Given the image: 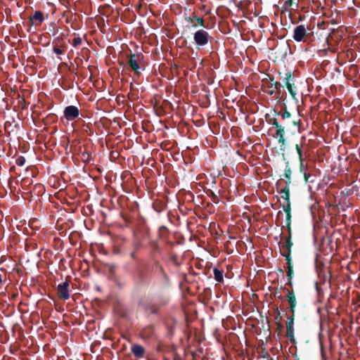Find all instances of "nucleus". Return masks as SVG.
Here are the masks:
<instances>
[{"mask_svg": "<svg viewBox=\"0 0 360 360\" xmlns=\"http://www.w3.org/2000/svg\"><path fill=\"white\" fill-rule=\"evenodd\" d=\"M274 112L275 115L281 117L283 124H281L275 117L270 118L268 120V123L276 128V131L273 136L275 139H278V142L280 143V150H284L285 148V129L288 130L292 128L295 131L300 132L301 120L297 117H292V115L288 110L286 106L278 112L274 110Z\"/></svg>", "mask_w": 360, "mask_h": 360, "instance_id": "1", "label": "nucleus"}, {"mask_svg": "<svg viewBox=\"0 0 360 360\" xmlns=\"http://www.w3.org/2000/svg\"><path fill=\"white\" fill-rule=\"evenodd\" d=\"M127 64L130 69L136 75H140L141 73L142 63L144 56L142 53H130L127 56Z\"/></svg>", "mask_w": 360, "mask_h": 360, "instance_id": "2", "label": "nucleus"}, {"mask_svg": "<svg viewBox=\"0 0 360 360\" xmlns=\"http://www.w3.org/2000/svg\"><path fill=\"white\" fill-rule=\"evenodd\" d=\"M312 37V34L307 32L304 25H300L294 28L293 39L297 42H307Z\"/></svg>", "mask_w": 360, "mask_h": 360, "instance_id": "3", "label": "nucleus"}, {"mask_svg": "<svg viewBox=\"0 0 360 360\" xmlns=\"http://www.w3.org/2000/svg\"><path fill=\"white\" fill-rule=\"evenodd\" d=\"M210 39L212 37L203 29L198 30L193 34V39L198 48L207 45Z\"/></svg>", "mask_w": 360, "mask_h": 360, "instance_id": "4", "label": "nucleus"}, {"mask_svg": "<svg viewBox=\"0 0 360 360\" xmlns=\"http://www.w3.org/2000/svg\"><path fill=\"white\" fill-rule=\"evenodd\" d=\"M285 243L283 244L281 248L283 250L281 251V255L285 258L286 262L292 261V248L293 246V243L292 239L290 237H285Z\"/></svg>", "mask_w": 360, "mask_h": 360, "instance_id": "5", "label": "nucleus"}, {"mask_svg": "<svg viewBox=\"0 0 360 360\" xmlns=\"http://www.w3.org/2000/svg\"><path fill=\"white\" fill-rule=\"evenodd\" d=\"M79 110L75 105H68L65 108L63 111V117L68 121H73L79 116Z\"/></svg>", "mask_w": 360, "mask_h": 360, "instance_id": "6", "label": "nucleus"}, {"mask_svg": "<svg viewBox=\"0 0 360 360\" xmlns=\"http://www.w3.org/2000/svg\"><path fill=\"white\" fill-rule=\"evenodd\" d=\"M294 75L291 72H288L285 74V77H284L285 85L287 87L290 94L291 95L293 99H296V87L295 86V83L293 82Z\"/></svg>", "mask_w": 360, "mask_h": 360, "instance_id": "7", "label": "nucleus"}, {"mask_svg": "<svg viewBox=\"0 0 360 360\" xmlns=\"http://www.w3.org/2000/svg\"><path fill=\"white\" fill-rule=\"evenodd\" d=\"M70 281L66 280L57 287L58 296L60 299L67 300L70 298Z\"/></svg>", "mask_w": 360, "mask_h": 360, "instance_id": "8", "label": "nucleus"}, {"mask_svg": "<svg viewBox=\"0 0 360 360\" xmlns=\"http://www.w3.org/2000/svg\"><path fill=\"white\" fill-rule=\"evenodd\" d=\"M287 316L286 321V337L289 339L291 342H295V335H294V320H295V314H292V316Z\"/></svg>", "mask_w": 360, "mask_h": 360, "instance_id": "9", "label": "nucleus"}, {"mask_svg": "<svg viewBox=\"0 0 360 360\" xmlns=\"http://www.w3.org/2000/svg\"><path fill=\"white\" fill-rule=\"evenodd\" d=\"M45 20L44 14L41 11H36L29 18V22L32 26H40Z\"/></svg>", "mask_w": 360, "mask_h": 360, "instance_id": "10", "label": "nucleus"}, {"mask_svg": "<svg viewBox=\"0 0 360 360\" xmlns=\"http://www.w3.org/2000/svg\"><path fill=\"white\" fill-rule=\"evenodd\" d=\"M134 281L136 287L137 288L144 284L146 285H148L147 275L143 270L137 271L136 275L134 276Z\"/></svg>", "mask_w": 360, "mask_h": 360, "instance_id": "11", "label": "nucleus"}, {"mask_svg": "<svg viewBox=\"0 0 360 360\" xmlns=\"http://www.w3.org/2000/svg\"><path fill=\"white\" fill-rule=\"evenodd\" d=\"M285 290L288 292L287 295V300L290 304L288 309L292 313V314H295V308L297 306V301L295 292L293 290L290 291L288 289L285 288Z\"/></svg>", "mask_w": 360, "mask_h": 360, "instance_id": "12", "label": "nucleus"}, {"mask_svg": "<svg viewBox=\"0 0 360 360\" xmlns=\"http://www.w3.org/2000/svg\"><path fill=\"white\" fill-rule=\"evenodd\" d=\"M131 351L134 356L137 359H142L145 356L146 350L144 347L140 345H133Z\"/></svg>", "mask_w": 360, "mask_h": 360, "instance_id": "13", "label": "nucleus"}, {"mask_svg": "<svg viewBox=\"0 0 360 360\" xmlns=\"http://www.w3.org/2000/svg\"><path fill=\"white\" fill-rule=\"evenodd\" d=\"M291 175H292V170L290 167L289 161H286L285 162V167L284 169V174L283 176L285 177V183L286 184L285 186L290 187V185L291 184Z\"/></svg>", "mask_w": 360, "mask_h": 360, "instance_id": "14", "label": "nucleus"}, {"mask_svg": "<svg viewBox=\"0 0 360 360\" xmlns=\"http://www.w3.org/2000/svg\"><path fill=\"white\" fill-rule=\"evenodd\" d=\"M286 264H287V271H286L287 278L288 280L287 285L292 286V282L291 280L292 279L293 276H294L292 262V261L286 262Z\"/></svg>", "mask_w": 360, "mask_h": 360, "instance_id": "15", "label": "nucleus"}, {"mask_svg": "<svg viewBox=\"0 0 360 360\" xmlns=\"http://www.w3.org/2000/svg\"><path fill=\"white\" fill-rule=\"evenodd\" d=\"M154 334V329L152 326H148L143 328L141 332V335L143 338L148 339Z\"/></svg>", "mask_w": 360, "mask_h": 360, "instance_id": "16", "label": "nucleus"}, {"mask_svg": "<svg viewBox=\"0 0 360 360\" xmlns=\"http://www.w3.org/2000/svg\"><path fill=\"white\" fill-rule=\"evenodd\" d=\"M281 198L286 202L285 205H291L290 200V187L285 186L280 191Z\"/></svg>", "mask_w": 360, "mask_h": 360, "instance_id": "17", "label": "nucleus"}, {"mask_svg": "<svg viewBox=\"0 0 360 360\" xmlns=\"http://www.w3.org/2000/svg\"><path fill=\"white\" fill-rule=\"evenodd\" d=\"M169 297L167 295H161L157 297L155 303L157 305H158V307H161L162 306L167 304L169 303Z\"/></svg>", "mask_w": 360, "mask_h": 360, "instance_id": "18", "label": "nucleus"}, {"mask_svg": "<svg viewBox=\"0 0 360 360\" xmlns=\"http://www.w3.org/2000/svg\"><path fill=\"white\" fill-rule=\"evenodd\" d=\"M302 142L300 144L295 145V149L298 155V159L300 162L304 161L305 158L304 157L303 151H302V143L305 141V137H302Z\"/></svg>", "mask_w": 360, "mask_h": 360, "instance_id": "19", "label": "nucleus"}, {"mask_svg": "<svg viewBox=\"0 0 360 360\" xmlns=\"http://www.w3.org/2000/svg\"><path fill=\"white\" fill-rule=\"evenodd\" d=\"M283 211L285 212V224L291 223V205H281Z\"/></svg>", "mask_w": 360, "mask_h": 360, "instance_id": "20", "label": "nucleus"}, {"mask_svg": "<svg viewBox=\"0 0 360 360\" xmlns=\"http://www.w3.org/2000/svg\"><path fill=\"white\" fill-rule=\"evenodd\" d=\"M214 273V278L216 281L218 283H223L224 282V271L220 270L217 268H214L213 270Z\"/></svg>", "mask_w": 360, "mask_h": 360, "instance_id": "21", "label": "nucleus"}, {"mask_svg": "<svg viewBox=\"0 0 360 360\" xmlns=\"http://www.w3.org/2000/svg\"><path fill=\"white\" fill-rule=\"evenodd\" d=\"M56 120L57 116L55 114H49L44 120L45 124L53 123L56 122Z\"/></svg>", "mask_w": 360, "mask_h": 360, "instance_id": "22", "label": "nucleus"}, {"mask_svg": "<svg viewBox=\"0 0 360 360\" xmlns=\"http://www.w3.org/2000/svg\"><path fill=\"white\" fill-rule=\"evenodd\" d=\"M141 247H142L141 241L139 238H135L132 243L133 250L138 251Z\"/></svg>", "mask_w": 360, "mask_h": 360, "instance_id": "23", "label": "nucleus"}, {"mask_svg": "<svg viewBox=\"0 0 360 360\" xmlns=\"http://www.w3.org/2000/svg\"><path fill=\"white\" fill-rule=\"evenodd\" d=\"M194 21H196L200 27H205V20L202 18L198 17L193 13Z\"/></svg>", "mask_w": 360, "mask_h": 360, "instance_id": "24", "label": "nucleus"}, {"mask_svg": "<svg viewBox=\"0 0 360 360\" xmlns=\"http://www.w3.org/2000/svg\"><path fill=\"white\" fill-rule=\"evenodd\" d=\"M15 163L18 166H23L25 163V158L23 156H19L15 160Z\"/></svg>", "mask_w": 360, "mask_h": 360, "instance_id": "25", "label": "nucleus"}, {"mask_svg": "<svg viewBox=\"0 0 360 360\" xmlns=\"http://www.w3.org/2000/svg\"><path fill=\"white\" fill-rule=\"evenodd\" d=\"M274 314L276 315L275 316V320L276 321H282V316H281V311L280 310L278 309V307H276L275 309H274Z\"/></svg>", "mask_w": 360, "mask_h": 360, "instance_id": "26", "label": "nucleus"}, {"mask_svg": "<svg viewBox=\"0 0 360 360\" xmlns=\"http://www.w3.org/2000/svg\"><path fill=\"white\" fill-rule=\"evenodd\" d=\"M159 308H160V307H158V305H157L155 303L154 304H153L152 306H150L149 308H148V310L150 311V312L153 314H155L158 312V309Z\"/></svg>", "mask_w": 360, "mask_h": 360, "instance_id": "27", "label": "nucleus"}, {"mask_svg": "<svg viewBox=\"0 0 360 360\" xmlns=\"http://www.w3.org/2000/svg\"><path fill=\"white\" fill-rule=\"evenodd\" d=\"M82 42V39L81 37H76L73 39V41H72V46H75V47H77L78 46H79Z\"/></svg>", "mask_w": 360, "mask_h": 360, "instance_id": "28", "label": "nucleus"}, {"mask_svg": "<svg viewBox=\"0 0 360 360\" xmlns=\"http://www.w3.org/2000/svg\"><path fill=\"white\" fill-rule=\"evenodd\" d=\"M271 80L272 82V83L271 84V86H274L275 89L279 91L282 85L278 82H274V79H272Z\"/></svg>", "mask_w": 360, "mask_h": 360, "instance_id": "29", "label": "nucleus"}, {"mask_svg": "<svg viewBox=\"0 0 360 360\" xmlns=\"http://www.w3.org/2000/svg\"><path fill=\"white\" fill-rule=\"evenodd\" d=\"M53 52L57 55H62L64 53V51L60 49L57 46H54L53 49Z\"/></svg>", "mask_w": 360, "mask_h": 360, "instance_id": "30", "label": "nucleus"}, {"mask_svg": "<svg viewBox=\"0 0 360 360\" xmlns=\"http://www.w3.org/2000/svg\"><path fill=\"white\" fill-rule=\"evenodd\" d=\"M162 280L166 285L169 284V278L167 273H164L162 275Z\"/></svg>", "mask_w": 360, "mask_h": 360, "instance_id": "31", "label": "nucleus"}, {"mask_svg": "<svg viewBox=\"0 0 360 360\" xmlns=\"http://www.w3.org/2000/svg\"><path fill=\"white\" fill-rule=\"evenodd\" d=\"M286 228L288 230V236L286 237H290L292 239V229H291V223L285 224Z\"/></svg>", "mask_w": 360, "mask_h": 360, "instance_id": "32", "label": "nucleus"}, {"mask_svg": "<svg viewBox=\"0 0 360 360\" xmlns=\"http://www.w3.org/2000/svg\"><path fill=\"white\" fill-rule=\"evenodd\" d=\"M159 232L161 235H164L165 233H168V229L166 226H162L159 228Z\"/></svg>", "mask_w": 360, "mask_h": 360, "instance_id": "33", "label": "nucleus"}, {"mask_svg": "<svg viewBox=\"0 0 360 360\" xmlns=\"http://www.w3.org/2000/svg\"><path fill=\"white\" fill-rule=\"evenodd\" d=\"M300 171L301 173L306 172L304 169V161L300 162Z\"/></svg>", "mask_w": 360, "mask_h": 360, "instance_id": "34", "label": "nucleus"}, {"mask_svg": "<svg viewBox=\"0 0 360 360\" xmlns=\"http://www.w3.org/2000/svg\"><path fill=\"white\" fill-rule=\"evenodd\" d=\"M122 217L126 223H129L131 221L129 217H128L124 214H122Z\"/></svg>", "mask_w": 360, "mask_h": 360, "instance_id": "35", "label": "nucleus"}, {"mask_svg": "<svg viewBox=\"0 0 360 360\" xmlns=\"http://www.w3.org/2000/svg\"><path fill=\"white\" fill-rule=\"evenodd\" d=\"M292 5V0H286L284 3L285 7H290Z\"/></svg>", "mask_w": 360, "mask_h": 360, "instance_id": "36", "label": "nucleus"}, {"mask_svg": "<svg viewBox=\"0 0 360 360\" xmlns=\"http://www.w3.org/2000/svg\"><path fill=\"white\" fill-rule=\"evenodd\" d=\"M186 20L187 22L193 24V22H194L193 13H192V15L186 18Z\"/></svg>", "mask_w": 360, "mask_h": 360, "instance_id": "37", "label": "nucleus"}, {"mask_svg": "<svg viewBox=\"0 0 360 360\" xmlns=\"http://www.w3.org/2000/svg\"><path fill=\"white\" fill-rule=\"evenodd\" d=\"M276 326H277V330H278V331H281V330L283 329V324L281 323V321H277V323H276Z\"/></svg>", "mask_w": 360, "mask_h": 360, "instance_id": "38", "label": "nucleus"}, {"mask_svg": "<svg viewBox=\"0 0 360 360\" xmlns=\"http://www.w3.org/2000/svg\"><path fill=\"white\" fill-rule=\"evenodd\" d=\"M303 174H304V181H305V183H307L308 181H309V178L310 176V174H307V172H304Z\"/></svg>", "mask_w": 360, "mask_h": 360, "instance_id": "39", "label": "nucleus"}, {"mask_svg": "<svg viewBox=\"0 0 360 360\" xmlns=\"http://www.w3.org/2000/svg\"><path fill=\"white\" fill-rule=\"evenodd\" d=\"M153 250L154 252L159 251V247L156 243H153Z\"/></svg>", "mask_w": 360, "mask_h": 360, "instance_id": "40", "label": "nucleus"}, {"mask_svg": "<svg viewBox=\"0 0 360 360\" xmlns=\"http://www.w3.org/2000/svg\"><path fill=\"white\" fill-rule=\"evenodd\" d=\"M136 250H133L131 253H130V257L131 259H135L136 257Z\"/></svg>", "mask_w": 360, "mask_h": 360, "instance_id": "41", "label": "nucleus"}, {"mask_svg": "<svg viewBox=\"0 0 360 360\" xmlns=\"http://www.w3.org/2000/svg\"><path fill=\"white\" fill-rule=\"evenodd\" d=\"M171 259L176 264H177V261H178V257L176 255H172L171 256Z\"/></svg>", "mask_w": 360, "mask_h": 360, "instance_id": "42", "label": "nucleus"}, {"mask_svg": "<svg viewBox=\"0 0 360 360\" xmlns=\"http://www.w3.org/2000/svg\"><path fill=\"white\" fill-rule=\"evenodd\" d=\"M34 188L41 191L43 190V186L41 184H39L35 185Z\"/></svg>", "mask_w": 360, "mask_h": 360, "instance_id": "43", "label": "nucleus"}, {"mask_svg": "<svg viewBox=\"0 0 360 360\" xmlns=\"http://www.w3.org/2000/svg\"><path fill=\"white\" fill-rule=\"evenodd\" d=\"M159 269H160V272L161 275L164 273H166L165 270L164 269V268L162 266H160Z\"/></svg>", "mask_w": 360, "mask_h": 360, "instance_id": "44", "label": "nucleus"}, {"mask_svg": "<svg viewBox=\"0 0 360 360\" xmlns=\"http://www.w3.org/2000/svg\"><path fill=\"white\" fill-rule=\"evenodd\" d=\"M19 103L25 104V99L23 98H21L20 101H19Z\"/></svg>", "mask_w": 360, "mask_h": 360, "instance_id": "45", "label": "nucleus"}, {"mask_svg": "<svg viewBox=\"0 0 360 360\" xmlns=\"http://www.w3.org/2000/svg\"><path fill=\"white\" fill-rule=\"evenodd\" d=\"M278 298L281 300H283L284 297L281 295H278Z\"/></svg>", "mask_w": 360, "mask_h": 360, "instance_id": "46", "label": "nucleus"}, {"mask_svg": "<svg viewBox=\"0 0 360 360\" xmlns=\"http://www.w3.org/2000/svg\"><path fill=\"white\" fill-rule=\"evenodd\" d=\"M192 27H193V29H196V28L198 27V25H197L196 24H193V25H192Z\"/></svg>", "mask_w": 360, "mask_h": 360, "instance_id": "47", "label": "nucleus"}, {"mask_svg": "<svg viewBox=\"0 0 360 360\" xmlns=\"http://www.w3.org/2000/svg\"><path fill=\"white\" fill-rule=\"evenodd\" d=\"M119 64H120V65L123 66V67L125 65V63L124 62H120Z\"/></svg>", "mask_w": 360, "mask_h": 360, "instance_id": "48", "label": "nucleus"}, {"mask_svg": "<svg viewBox=\"0 0 360 360\" xmlns=\"http://www.w3.org/2000/svg\"><path fill=\"white\" fill-rule=\"evenodd\" d=\"M331 23L333 25H335V24H337V22L335 20H332Z\"/></svg>", "mask_w": 360, "mask_h": 360, "instance_id": "49", "label": "nucleus"}, {"mask_svg": "<svg viewBox=\"0 0 360 360\" xmlns=\"http://www.w3.org/2000/svg\"><path fill=\"white\" fill-rule=\"evenodd\" d=\"M2 283H3V280H2L1 275L0 274V284H2Z\"/></svg>", "mask_w": 360, "mask_h": 360, "instance_id": "50", "label": "nucleus"}, {"mask_svg": "<svg viewBox=\"0 0 360 360\" xmlns=\"http://www.w3.org/2000/svg\"><path fill=\"white\" fill-rule=\"evenodd\" d=\"M278 271H279V272H281V273H282V274L283 273V269H278Z\"/></svg>", "mask_w": 360, "mask_h": 360, "instance_id": "51", "label": "nucleus"}, {"mask_svg": "<svg viewBox=\"0 0 360 360\" xmlns=\"http://www.w3.org/2000/svg\"><path fill=\"white\" fill-rule=\"evenodd\" d=\"M274 93V90H271V91H270V94H271V95H272Z\"/></svg>", "mask_w": 360, "mask_h": 360, "instance_id": "52", "label": "nucleus"}]
</instances>
